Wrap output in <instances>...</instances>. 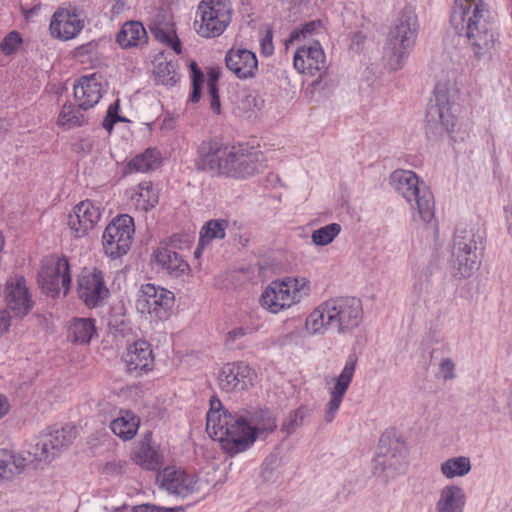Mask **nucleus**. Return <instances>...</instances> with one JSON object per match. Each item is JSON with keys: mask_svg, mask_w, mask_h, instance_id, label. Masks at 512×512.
Instances as JSON below:
<instances>
[{"mask_svg": "<svg viewBox=\"0 0 512 512\" xmlns=\"http://www.w3.org/2000/svg\"><path fill=\"white\" fill-rule=\"evenodd\" d=\"M196 166L217 176L246 180L265 168V158L255 138L234 144L215 138L201 143Z\"/></svg>", "mask_w": 512, "mask_h": 512, "instance_id": "f257e3e1", "label": "nucleus"}, {"mask_svg": "<svg viewBox=\"0 0 512 512\" xmlns=\"http://www.w3.org/2000/svg\"><path fill=\"white\" fill-rule=\"evenodd\" d=\"M451 25L460 35H464L467 44L477 59L491 54L495 47L497 34L493 16L487 5H475L464 14H451Z\"/></svg>", "mask_w": 512, "mask_h": 512, "instance_id": "f03ea898", "label": "nucleus"}, {"mask_svg": "<svg viewBox=\"0 0 512 512\" xmlns=\"http://www.w3.org/2000/svg\"><path fill=\"white\" fill-rule=\"evenodd\" d=\"M418 28L419 24L414 8H403L394 21L384 46V59L392 71L404 67L415 46Z\"/></svg>", "mask_w": 512, "mask_h": 512, "instance_id": "7ed1b4c3", "label": "nucleus"}, {"mask_svg": "<svg viewBox=\"0 0 512 512\" xmlns=\"http://www.w3.org/2000/svg\"><path fill=\"white\" fill-rule=\"evenodd\" d=\"M311 294V282L302 276H288L271 282L261 295V305L277 314L307 299Z\"/></svg>", "mask_w": 512, "mask_h": 512, "instance_id": "20e7f679", "label": "nucleus"}, {"mask_svg": "<svg viewBox=\"0 0 512 512\" xmlns=\"http://www.w3.org/2000/svg\"><path fill=\"white\" fill-rule=\"evenodd\" d=\"M390 183L416 209L420 218L430 223L434 218V197L428 186L410 170H395Z\"/></svg>", "mask_w": 512, "mask_h": 512, "instance_id": "39448f33", "label": "nucleus"}, {"mask_svg": "<svg viewBox=\"0 0 512 512\" xmlns=\"http://www.w3.org/2000/svg\"><path fill=\"white\" fill-rule=\"evenodd\" d=\"M206 430L210 436L221 443L223 450L230 455L241 450L232 446V441L241 438V422L239 412L235 415L223 408L217 398L210 399V409L207 413Z\"/></svg>", "mask_w": 512, "mask_h": 512, "instance_id": "423d86ee", "label": "nucleus"}, {"mask_svg": "<svg viewBox=\"0 0 512 512\" xmlns=\"http://www.w3.org/2000/svg\"><path fill=\"white\" fill-rule=\"evenodd\" d=\"M458 91L450 81L438 82L434 88L426 121L431 128H453L459 122V106L456 103Z\"/></svg>", "mask_w": 512, "mask_h": 512, "instance_id": "0eeeda50", "label": "nucleus"}, {"mask_svg": "<svg viewBox=\"0 0 512 512\" xmlns=\"http://www.w3.org/2000/svg\"><path fill=\"white\" fill-rule=\"evenodd\" d=\"M230 0H203L198 5L195 29L199 36L215 38L223 34L232 18Z\"/></svg>", "mask_w": 512, "mask_h": 512, "instance_id": "6e6552de", "label": "nucleus"}, {"mask_svg": "<svg viewBox=\"0 0 512 512\" xmlns=\"http://www.w3.org/2000/svg\"><path fill=\"white\" fill-rule=\"evenodd\" d=\"M241 422V438L232 441V446L247 450L258 438L272 433L277 425L274 415L267 409L250 408L239 412Z\"/></svg>", "mask_w": 512, "mask_h": 512, "instance_id": "1a4fd4ad", "label": "nucleus"}, {"mask_svg": "<svg viewBox=\"0 0 512 512\" xmlns=\"http://www.w3.org/2000/svg\"><path fill=\"white\" fill-rule=\"evenodd\" d=\"M330 328L345 334L357 328L363 319L361 300L355 297H337L326 300Z\"/></svg>", "mask_w": 512, "mask_h": 512, "instance_id": "9d476101", "label": "nucleus"}, {"mask_svg": "<svg viewBox=\"0 0 512 512\" xmlns=\"http://www.w3.org/2000/svg\"><path fill=\"white\" fill-rule=\"evenodd\" d=\"M38 283L44 292L57 296L66 295L70 289L71 275L67 258L49 255L42 260Z\"/></svg>", "mask_w": 512, "mask_h": 512, "instance_id": "9b49d317", "label": "nucleus"}, {"mask_svg": "<svg viewBox=\"0 0 512 512\" xmlns=\"http://www.w3.org/2000/svg\"><path fill=\"white\" fill-rule=\"evenodd\" d=\"M135 232L133 218L127 214L113 219L102 236L104 252L112 259L125 255L131 246Z\"/></svg>", "mask_w": 512, "mask_h": 512, "instance_id": "f8f14e48", "label": "nucleus"}, {"mask_svg": "<svg viewBox=\"0 0 512 512\" xmlns=\"http://www.w3.org/2000/svg\"><path fill=\"white\" fill-rule=\"evenodd\" d=\"M75 438L76 430L70 425L53 429L44 434L29 450L35 468L53 461L63 449L72 444Z\"/></svg>", "mask_w": 512, "mask_h": 512, "instance_id": "ddd939ff", "label": "nucleus"}, {"mask_svg": "<svg viewBox=\"0 0 512 512\" xmlns=\"http://www.w3.org/2000/svg\"><path fill=\"white\" fill-rule=\"evenodd\" d=\"M479 265L473 234L466 230L458 231L454 237L451 256L453 275L468 278L478 270Z\"/></svg>", "mask_w": 512, "mask_h": 512, "instance_id": "4468645a", "label": "nucleus"}, {"mask_svg": "<svg viewBox=\"0 0 512 512\" xmlns=\"http://www.w3.org/2000/svg\"><path fill=\"white\" fill-rule=\"evenodd\" d=\"M174 300L175 297L171 291L147 283L140 288L136 309L141 314L149 315L151 319L163 320L173 307Z\"/></svg>", "mask_w": 512, "mask_h": 512, "instance_id": "2eb2a0df", "label": "nucleus"}, {"mask_svg": "<svg viewBox=\"0 0 512 512\" xmlns=\"http://www.w3.org/2000/svg\"><path fill=\"white\" fill-rule=\"evenodd\" d=\"M357 366V358L355 355H350L345 365L338 376L326 380L327 391L329 400L326 404L324 420L326 423H331L341 406L343 398L352 382Z\"/></svg>", "mask_w": 512, "mask_h": 512, "instance_id": "dca6fc26", "label": "nucleus"}, {"mask_svg": "<svg viewBox=\"0 0 512 512\" xmlns=\"http://www.w3.org/2000/svg\"><path fill=\"white\" fill-rule=\"evenodd\" d=\"M77 295L89 308L101 305L109 296L103 273L97 269L83 271L77 281Z\"/></svg>", "mask_w": 512, "mask_h": 512, "instance_id": "f3484780", "label": "nucleus"}, {"mask_svg": "<svg viewBox=\"0 0 512 512\" xmlns=\"http://www.w3.org/2000/svg\"><path fill=\"white\" fill-rule=\"evenodd\" d=\"M157 482L161 489L168 494L187 497L198 490V481L193 475L175 467H166L157 475Z\"/></svg>", "mask_w": 512, "mask_h": 512, "instance_id": "a211bd4d", "label": "nucleus"}, {"mask_svg": "<svg viewBox=\"0 0 512 512\" xmlns=\"http://www.w3.org/2000/svg\"><path fill=\"white\" fill-rule=\"evenodd\" d=\"M254 376V371L244 362L227 363L219 372V387L225 392L243 391L253 384Z\"/></svg>", "mask_w": 512, "mask_h": 512, "instance_id": "6ab92c4d", "label": "nucleus"}, {"mask_svg": "<svg viewBox=\"0 0 512 512\" xmlns=\"http://www.w3.org/2000/svg\"><path fill=\"white\" fill-rule=\"evenodd\" d=\"M5 299L7 306L17 317L26 316L34 306L32 295L22 276H14L7 280Z\"/></svg>", "mask_w": 512, "mask_h": 512, "instance_id": "aec40b11", "label": "nucleus"}, {"mask_svg": "<svg viewBox=\"0 0 512 512\" xmlns=\"http://www.w3.org/2000/svg\"><path fill=\"white\" fill-rule=\"evenodd\" d=\"M101 218L100 208L92 201L77 204L68 216V226L76 238L84 237Z\"/></svg>", "mask_w": 512, "mask_h": 512, "instance_id": "412c9836", "label": "nucleus"}, {"mask_svg": "<svg viewBox=\"0 0 512 512\" xmlns=\"http://www.w3.org/2000/svg\"><path fill=\"white\" fill-rule=\"evenodd\" d=\"M30 466L35 468L29 451L24 453L0 448V486L12 482Z\"/></svg>", "mask_w": 512, "mask_h": 512, "instance_id": "4be33fe9", "label": "nucleus"}, {"mask_svg": "<svg viewBox=\"0 0 512 512\" xmlns=\"http://www.w3.org/2000/svg\"><path fill=\"white\" fill-rule=\"evenodd\" d=\"M294 68L302 74L314 76L326 68V58L319 42H313L297 49L293 59Z\"/></svg>", "mask_w": 512, "mask_h": 512, "instance_id": "5701e85b", "label": "nucleus"}, {"mask_svg": "<svg viewBox=\"0 0 512 512\" xmlns=\"http://www.w3.org/2000/svg\"><path fill=\"white\" fill-rule=\"evenodd\" d=\"M101 75L93 73L82 76L74 84V98L80 109L94 107L102 97Z\"/></svg>", "mask_w": 512, "mask_h": 512, "instance_id": "b1692460", "label": "nucleus"}, {"mask_svg": "<svg viewBox=\"0 0 512 512\" xmlns=\"http://www.w3.org/2000/svg\"><path fill=\"white\" fill-rule=\"evenodd\" d=\"M123 360L130 373L139 374L150 371L154 365L151 345L145 340L135 341L127 347Z\"/></svg>", "mask_w": 512, "mask_h": 512, "instance_id": "393cba45", "label": "nucleus"}, {"mask_svg": "<svg viewBox=\"0 0 512 512\" xmlns=\"http://www.w3.org/2000/svg\"><path fill=\"white\" fill-rule=\"evenodd\" d=\"M226 67L239 79L255 76L258 61L255 54L247 49L232 48L225 56Z\"/></svg>", "mask_w": 512, "mask_h": 512, "instance_id": "a878e982", "label": "nucleus"}, {"mask_svg": "<svg viewBox=\"0 0 512 512\" xmlns=\"http://www.w3.org/2000/svg\"><path fill=\"white\" fill-rule=\"evenodd\" d=\"M82 29L83 22L74 11L60 9L51 18L50 31L55 38L70 40L76 37Z\"/></svg>", "mask_w": 512, "mask_h": 512, "instance_id": "bb28decb", "label": "nucleus"}, {"mask_svg": "<svg viewBox=\"0 0 512 512\" xmlns=\"http://www.w3.org/2000/svg\"><path fill=\"white\" fill-rule=\"evenodd\" d=\"M153 263L173 278H179L190 271L183 257L167 245H161L154 251Z\"/></svg>", "mask_w": 512, "mask_h": 512, "instance_id": "cd10ccee", "label": "nucleus"}, {"mask_svg": "<svg viewBox=\"0 0 512 512\" xmlns=\"http://www.w3.org/2000/svg\"><path fill=\"white\" fill-rule=\"evenodd\" d=\"M466 505L464 489L454 483L443 486L435 504L436 512H463Z\"/></svg>", "mask_w": 512, "mask_h": 512, "instance_id": "c85d7f7f", "label": "nucleus"}, {"mask_svg": "<svg viewBox=\"0 0 512 512\" xmlns=\"http://www.w3.org/2000/svg\"><path fill=\"white\" fill-rule=\"evenodd\" d=\"M132 461L147 470H156L163 463V455L150 437H145L131 452Z\"/></svg>", "mask_w": 512, "mask_h": 512, "instance_id": "c756f323", "label": "nucleus"}, {"mask_svg": "<svg viewBox=\"0 0 512 512\" xmlns=\"http://www.w3.org/2000/svg\"><path fill=\"white\" fill-rule=\"evenodd\" d=\"M376 467L381 466L383 471L400 472L403 471L407 465L406 451L398 443L387 450L386 453L381 451L374 459Z\"/></svg>", "mask_w": 512, "mask_h": 512, "instance_id": "7c9ffc66", "label": "nucleus"}, {"mask_svg": "<svg viewBox=\"0 0 512 512\" xmlns=\"http://www.w3.org/2000/svg\"><path fill=\"white\" fill-rule=\"evenodd\" d=\"M139 418L131 411H120L119 415L111 421L110 429L123 440H131L139 428Z\"/></svg>", "mask_w": 512, "mask_h": 512, "instance_id": "2f4dec72", "label": "nucleus"}, {"mask_svg": "<svg viewBox=\"0 0 512 512\" xmlns=\"http://www.w3.org/2000/svg\"><path fill=\"white\" fill-rule=\"evenodd\" d=\"M147 41V32L138 21L126 22L117 35V42L123 48L140 46Z\"/></svg>", "mask_w": 512, "mask_h": 512, "instance_id": "473e14b6", "label": "nucleus"}, {"mask_svg": "<svg viewBox=\"0 0 512 512\" xmlns=\"http://www.w3.org/2000/svg\"><path fill=\"white\" fill-rule=\"evenodd\" d=\"M130 199L136 208L148 211L158 203L159 194L150 181H143L132 190Z\"/></svg>", "mask_w": 512, "mask_h": 512, "instance_id": "72a5a7b5", "label": "nucleus"}, {"mask_svg": "<svg viewBox=\"0 0 512 512\" xmlns=\"http://www.w3.org/2000/svg\"><path fill=\"white\" fill-rule=\"evenodd\" d=\"M471 460L467 456H454L444 460L439 467L441 475L448 480L462 478L471 471Z\"/></svg>", "mask_w": 512, "mask_h": 512, "instance_id": "f704fd0d", "label": "nucleus"}, {"mask_svg": "<svg viewBox=\"0 0 512 512\" xmlns=\"http://www.w3.org/2000/svg\"><path fill=\"white\" fill-rule=\"evenodd\" d=\"M329 313L327 312V305L324 301L317 306L306 318L305 329L309 335H322L330 328L328 322Z\"/></svg>", "mask_w": 512, "mask_h": 512, "instance_id": "c9c22d12", "label": "nucleus"}, {"mask_svg": "<svg viewBox=\"0 0 512 512\" xmlns=\"http://www.w3.org/2000/svg\"><path fill=\"white\" fill-rule=\"evenodd\" d=\"M161 161L160 152L154 148H148L128 163V169L135 172H148L159 168Z\"/></svg>", "mask_w": 512, "mask_h": 512, "instance_id": "e433bc0d", "label": "nucleus"}, {"mask_svg": "<svg viewBox=\"0 0 512 512\" xmlns=\"http://www.w3.org/2000/svg\"><path fill=\"white\" fill-rule=\"evenodd\" d=\"M96 334L94 320L90 318L75 319L69 328V337L78 344H88Z\"/></svg>", "mask_w": 512, "mask_h": 512, "instance_id": "4c0bfd02", "label": "nucleus"}, {"mask_svg": "<svg viewBox=\"0 0 512 512\" xmlns=\"http://www.w3.org/2000/svg\"><path fill=\"white\" fill-rule=\"evenodd\" d=\"M229 222L224 219H213L208 221L200 232L199 246L203 247L214 239H223Z\"/></svg>", "mask_w": 512, "mask_h": 512, "instance_id": "58836bf2", "label": "nucleus"}, {"mask_svg": "<svg viewBox=\"0 0 512 512\" xmlns=\"http://www.w3.org/2000/svg\"><path fill=\"white\" fill-rule=\"evenodd\" d=\"M221 70L218 67H210L207 70V89L210 100V108L216 114L220 113V100L217 88V82L220 78Z\"/></svg>", "mask_w": 512, "mask_h": 512, "instance_id": "ea45409f", "label": "nucleus"}, {"mask_svg": "<svg viewBox=\"0 0 512 512\" xmlns=\"http://www.w3.org/2000/svg\"><path fill=\"white\" fill-rule=\"evenodd\" d=\"M341 232V226L338 223H331L314 230L311 234V241L317 246L330 244Z\"/></svg>", "mask_w": 512, "mask_h": 512, "instance_id": "a19ab883", "label": "nucleus"}, {"mask_svg": "<svg viewBox=\"0 0 512 512\" xmlns=\"http://www.w3.org/2000/svg\"><path fill=\"white\" fill-rule=\"evenodd\" d=\"M58 123L62 126H83L86 124L84 115L80 112V108H76L72 104L64 105L59 117Z\"/></svg>", "mask_w": 512, "mask_h": 512, "instance_id": "79ce46f5", "label": "nucleus"}, {"mask_svg": "<svg viewBox=\"0 0 512 512\" xmlns=\"http://www.w3.org/2000/svg\"><path fill=\"white\" fill-rule=\"evenodd\" d=\"M154 72L158 82L164 85L172 86L176 84L179 79L173 64L166 61L159 62Z\"/></svg>", "mask_w": 512, "mask_h": 512, "instance_id": "37998d69", "label": "nucleus"}, {"mask_svg": "<svg viewBox=\"0 0 512 512\" xmlns=\"http://www.w3.org/2000/svg\"><path fill=\"white\" fill-rule=\"evenodd\" d=\"M119 122L130 123V120L119 113V100L117 99L108 107L102 128H113Z\"/></svg>", "mask_w": 512, "mask_h": 512, "instance_id": "c03bdc74", "label": "nucleus"}, {"mask_svg": "<svg viewBox=\"0 0 512 512\" xmlns=\"http://www.w3.org/2000/svg\"><path fill=\"white\" fill-rule=\"evenodd\" d=\"M307 415L308 409L305 407H300L297 410L292 411L283 424L284 429L287 433L294 432L297 427L302 425Z\"/></svg>", "mask_w": 512, "mask_h": 512, "instance_id": "a18cd8bd", "label": "nucleus"}, {"mask_svg": "<svg viewBox=\"0 0 512 512\" xmlns=\"http://www.w3.org/2000/svg\"><path fill=\"white\" fill-rule=\"evenodd\" d=\"M192 74L193 91L190 96L191 102H198L201 96V86L204 81V74L195 62L190 64Z\"/></svg>", "mask_w": 512, "mask_h": 512, "instance_id": "49530a36", "label": "nucleus"}, {"mask_svg": "<svg viewBox=\"0 0 512 512\" xmlns=\"http://www.w3.org/2000/svg\"><path fill=\"white\" fill-rule=\"evenodd\" d=\"M126 470V461L114 458L101 466V473L109 477L122 475Z\"/></svg>", "mask_w": 512, "mask_h": 512, "instance_id": "de8ad7c7", "label": "nucleus"}, {"mask_svg": "<svg viewBox=\"0 0 512 512\" xmlns=\"http://www.w3.org/2000/svg\"><path fill=\"white\" fill-rule=\"evenodd\" d=\"M439 375L444 381L454 380L457 377L456 364L451 358H443L439 363Z\"/></svg>", "mask_w": 512, "mask_h": 512, "instance_id": "09e8293b", "label": "nucleus"}, {"mask_svg": "<svg viewBox=\"0 0 512 512\" xmlns=\"http://www.w3.org/2000/svg\"><path fill=\"white\" fill-rule=\"evenodd\" d=\"M21 41L19 33L15 31L10 32L0 44L2 52L6 55L14 53L21 44Z\"/></svg>", "mask_w": 512, "mask_h": 512, "instance_id": "8fccbe9b", "label": "nucleus"}, {"mask_svg": "<svg viewBox=\"0 0 512 512\" xmlns=\"http://www.w3.org/2000/svg\"><path fill=\"white\" fill-rule=\"evenodd\" d=\"M151 32L155 36L157 40H159L162 43H170L173 42V38H175V31L172 29V27L165 25H159L156 24L151 27Z\"/></svg>", "mask_w": 512, "mask_h": 512, "instance_id": "3c124183", "label": "nucleus"}, {"mask_svg": "<svg viewBox=\"0 0 512 512\" xmlns=\"http://www.w3.org/2000/svg\"><path fill=\"white\" fill-rule=\"evenodd\" d=\"M249 329L236 327L230 330L225 337V344L229 348L239 347V342L248 334Z\"/></svg>", "mask_w": 512, "mask_h": 512, "instance_id": "603ef678", "label": "nucleus"}, {"mask_svg": "<svg viewBox=\"0 0 512 512\" xmlns=\"http://www.w3.org/2000/svg\"><path fill=\"white\" fill-rule=\"evenodd\" d=\"M486 5L482 0H455L452 14H456L458 17L459 13L464 14L465 11L471 10L474 6Z\"/></svg>", "mask_w": 512, "mask_h": 512, "instance_id": "864d4df0", "label": "nucleus"}, {"mask_svg": "<svg viewBox=\"0 0 512 512\" xmlns=\"http://www.w3.org/2000/svg\"><path fill=\"white\" fill-rule=\"evenodd\" d=\"M133 512H177L174 508H164L153 504H142L135 506Z\"/></svg>", "mask_w": 512, "mask_h": 512, "instance_id": "5fc2aeb1", "label": "nucleus"}, {"mask_svg": "<svg viewBox=\"0 0 512 512\" xmlns=\"http://www.w3.org/2000/svg\"><path fill=\"white\" fill-rule=\"evenodd\" d=\"M10 316L6 310H0V334L8 331L10 327Z\"/></svg>", "mask_w": 512, "mask_h": 512, "instance_id": "6e6d98bb", "label": "nucleus"}, {"mask_svg": "<svg viewBox=\"0 0 512 512\" xmlns=\"http://www.w3.org/2000/svg\"><path fill=\"white\" fill-rule=\"evenodd\" d=\"M321 27V23L319 21H312L306 23L301 29L300 33L305 37L306 35H311L314 31Z\"/></svg>", "mask_w": 512, "mask_h": 512, "instance_id": "4d7b16f0", "label": "nucleus"}, {"mask_svg": "<svg viewBox=\"0 0 512 512\" xmlns=\"http://www.w3.org/2000/svg\"><path fill=\"white\" fill-rule=\"evenodd\" d=\"M261 48H262L263 54H265L266 56L272 54L273 44H272L271 38H268V37L264 38L261 42Z\"/></svg>", "mask_w": 512, "mask_h": 512, "instance_id": "13d9d810", "label": "nucleus"}, {"mask_svg": "<svg viewBox=\"0 0 512 512\" xmlns=\"http://www.w3.org/2000/svg\"><path fill=\"white\" fill-rule=\"evenodd\" d=\"M9 411V403L3 395L0 394V418Z\"/></svg>", "mask_w": 512, "mask_h": 512, "instance_id": "bf43d9fd", "label": "nucleus"}, {"mask_svg": "<svg viewBox=\"0 0 512 512\" xmlns=\"http://www.w3.org/2000/svg\"><path fill=\"white\" fill-rule=\"evenodd\" d=\"M168 46H171L172 49L177 53V54H180L181 53V43L180 41L178 40L177 36L175 35V38H173V42L171 41L170 43H167Z\"/></svg>", "mask_w": 512, "mask_h": 512, "instance_id": "052dcab7", "label": "nucleus"}, {"mask_svg": "<svg viewBox=\"0 0 512 512\" xmlns=\"http://www.w3.org/2000/svg\"><path fill=\"white\" fill-rule=\"evenodd\" d=\"M262 476L266 481H269L272 479V471L269 470L268 464L266 463L265 466L262 469Z\"/></svg>", "mask_w": 512, "mask_h": 512, "instance_id": "680f3d73", "label": "nucleus"}, {"mask_svg": "<svg viewBox=\"0 0 512 512\" xmlns=\"http://www.w3.org/2000/svg\"><path fill=\"white\" fill-rule=\"evenodd\" d=\"M508 409H509V416L512 420V392H510V395L508 398Z\"/></svg>", "mask_w": 512, "mask_h": 512, "instance_id": "e2e57ef3", "label": "nucleus"}, {"mask_svg": "<svg viewBox=\"0 0 512 512\" xmlns=\"http://www.w3.org/2000/svg\"><path fill=\"white\" fill-rule=\"evenodd\" d=\"M298 37H299V32H297V31H294V32L291 34V40H294V39H296V38H298Z\"/></svg>", "mask_w": 512, "mask_h": 512, "instance_id": "0e129e2a", "label": "nucleus"}, {"mask_svg": "<svg viewBox=\"0 0 512 512\" xmlns=\"http://www.w3.org/2000/svg\"><path fill=\"white\" fill-rule=\"evenodd\" d=\"M195 255L196 256L200 255L199 248L195 251Z\"/></svg>", "mask_w": 512, "mask_h": 512, "instance_id": "69168bd1", "label": "nucleus"}]
</instances>
